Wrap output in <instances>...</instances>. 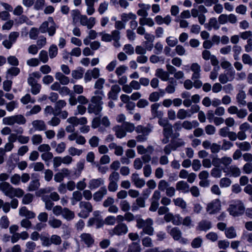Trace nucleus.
I'll return each mask as SVG.
<instances>
[{"label":"nucleus","instance_id":"nucleus-25","mask_svg":"<svg viewBox=\"0 0 252 252\" xmlns=\"http://www.w3.org/2000/svg\"><path fill=\"white\" fill-rule=\"evenodd\" d=\"M41 77L40 73L38 71L33 72L29 75L28 78V84L33 85L34 84H37V80Z\"/></svg>","mask_w":252,"mask_h":252},{"label":"nucleus","instance_id":"nucleus-20","mask_svg":"<svg viewBox=\"0 0 252 252\" xmlns=\"http://www.w3.org/2000/svg\"><path fill=\"white\" fill-rule=\"evenodd\" d=\"M102 109V105L100 104L91 103L88 107V112L90 114H94L95 115H98Z\"/></svg>","mask_w":252,"mask_h":252},{"label":"nucleus","instance_id":"nucleus-47","mask_svg":"<svg viewBox=\"0 0 252 252\" xmlns=\"http://www.w3.org/2000/svg\"><path fill=\"white\" fill-rule=\"evenodd\" d=\"M177 117L179 119L183 120L187 117H190V115L189 114L188 110H185L184 109H180L178 110L177 112Z\"/></svg>","mask_w":252,"mask_h":252},{"label":"nucleus","instance_id":"nucleus-38","mask_svg":"<svg viewBox=\"0 0 252 252\" xmlns=\"http://www.w3.org/2000/svg\"><path fill=\"white\" fill-rule=\"evenodd\" d=\"M211 227V223L207 220H203L199 222L197 229L200 230L207 231Z\"/></svg>","mask_w":252,"mask_h":252},{"label":"nucleus","instance_id":"nucleus-56","mask_svg":"<svg viewBox=\"0 0 252 252\" xmlns=\"http://www.w3.org/2000/svg\"><path fill=\"white\" fill-rule=\"evenodd\" d=\"M142 244L145 247L151 248L153 246V241L149 236H145L141 239Z\"/></svg>","mask_w":252,"mask_h":252},{"label":"nucleus","instance_id":"nucleus-34","mask_svg":"<svg viewBox=\"0 0 252 252\" xmlns=\"http://www.w3.org/2000/svg\"><path fill=\"white\" fill-rule=\"evenodd\" d=\"M113 129L115 132L116 137L118 138H122L126 135V131L122 125L121 126H117Z\"/></svg>","mask_w":252,"mask_h":252},{"label":"nucleus","instance_id":"nucleus-60","mask_svg":"<svg viewBox=\"0 0 252 252\" xmlns=\"http://www.w3.org/2000/svg\"><path fill=\"white\" fill-rule=\"evenodd\" d=\"M48 223L52 227L56 228L60 227L62 225V222L60 220L53 219L49 220Z\"/></svg>","mask_w":252,"mask_h":252},{"label":"nucleus","instance_id":"nucleus-11","mask_svg":"<svg viewBox=\"0 0 252 252\" xmlns=\"http://www.w3.org/2000/svg\"><path fill=\"white\" fill-rule=\"evenodd\" d=\"M66 122L74 127L77 126L79 125H86L88 123L87 119L86 117H83L80 118H78L75 116H72L68 118L67 119Z\"/></svg>","mask_w":252,"mask_h":252},{"label":"nucleus","instance_id":"nucleus-32","mask_svg":"<svg viewBox=\"0 0 252 252\" xmlns=\"http://www.w3.org/2000/svg\"><path fill=\"white\" fill-rule=\"evenodd\" d=\"M111 36L112 37V40L114 41V46L116 47H120V32L118 30H114L111 32Z\"/></svg>","mask_w":252,"mask_h":252},{"label":"nucleus","instance_id":"nucleus-9","mask_svg":"<svg viewBox=\"0 0 252 252\" xmlns=\"http://www.w3.org/2000/svg\"><path fill=\"white\" fill-rule=\"evenodd\" d=\"M220 200L215 199L208 204L206 210L210 214H214L220 211Z\"/></svg>","mask_w":252,"mask_h":252},{"label":"nucleus","instance_id":"nucleus-46","mask_svg":"<svg viewBox=\"0 0 252 252\" xmlns=\"http://www.w3.org/2000/svg\"><path fill=\"white\" fill-rule=\"evenodd\" d=\"M40 182L38 180H32L29 183L28 190L30 191L36 190L40 187Z\"/></svg>","mask_w":252,"mask_h":252},{"label":"nucleus","instance_id":"nucleus-43","mask_svg":"<svg viewBox=\"0 0 252 252\" xmlns=\"http://www.w3.org/2000/svg\"><path fill=\"white\" fill-rule=\"evenodd\" d=\"M135 131L137 133H141L147 136L151 132V129L148 127H145L140 125L135 128Z\"/></svg>","mask_w":252,"mask_h":252},{"label":"nucleus","instance_id":"nucleus-29","mask_svg":"<svg viewBox=\"0 0 252 252\" xmlns=\"http://www.w3.org/2000/svg\"><path fill=\"white\" fill-rule=\"evenodd\" d=\"M70 15L72 19V24L75 25L79 21H80L81 16L80 11L78 9H73L70 11Z\"/></svg>","mask_w":252,"mask_h":252},{"label":"nucleus","instance_id":"nucleus-48","mask_svg":"<svg viewBox=\"0 0 252 252\" xmlns=\"http://www.w3.org/2000/svg\"><path fill=\"white\" fill-rule=\"evenodd\" d=\"M236 145L241 150L243 151H248L251 148L250 143L247 141L243 142H236Z\"/></svg>","mask_w":252,"mask_h":252},{"label":"nucleus","instance_id":"nucleus-45","mask_svg":"<svg viewBox=\"0 0 252 252\" xmlns=\"http://www.w3.org/2000/svg\"><path fill=\"white\" fill-rule=\"evenodd\" d=\"M170 144L176 151L178 148L184 146L185 142L182 139H171Z\"/></svg>","mask_w":252,"mask_h":252},{"label":"nucleus","instance_id":"nucleus-24","mask_svg":"<svg viewBox=\"0 0 252 252\" xmlns=\"http://www.w3.org/2000/svg\"><path fill=\"white\" fill-rule=\"evenodd\" d=\"M246 98V94L244 91H240L236 95V100L238 105L239 106H244L247 104L245 100Z\"/></svg>","mask_w":252,"mask_h":252},{"label":"nucleus","instance_id":"nucleus-27","mask_svg":"<svg viewBox=\"0 0 252 252\" xmlns=\"http://www.w3.org/2000/svg\"><path fill=\"white\" fill-rule=\"evenodd\" d=\"M20 215L25 216L29 219H33L35 217V214L28 210L26 207H22L19 211Z\"/></svg>","mask_w":252,"mask_h":252},{"label":"nucleus","instance_id":"nucleus-64","mask_svg":"<svg viewBox=\"0 0 252 252\" xmlns=\"http://www.w3.org/2000/svg\"><path fill=\"white\" fill-rule=\"evenodd\" d=\"M140 245L137 243H132L129 246L127 252H140Z\"/></svg>","mask_w":252,"mask_h":252},{"label":"nucleus","instance_id":"nucleus-28","mask_svg":"<svg viewBox=\"0 0 252 252\" xmlns=\"http://www.w3.org/2000/svg\"><path fill=\"white\" fill-rule=\"evenodd\" d=\"M152 220H153L151 218H148L146 220H144L143 219L141 218L140 217H139L138 218L136 219V227L138 229H143V228L147 226L148 224Z\"/></svg>","mask_w":252,"mask_h":252},{"label":"nucleus","instance_id":"nucleus-6","mask_svg":"<svg viewBox=\"0 0 252 252\" xmlns=\"http://www.w3.org/2000/svg\"><path fill=\"white\" fill-rule=\"evenodd\" d=\"M235 75V71L234 69L227 70L224 73L220 75L219 77V81L224 84L228 81H232Z\"/></svg>","mask_w":252,"mask_h":252},{"label":"nucleus","instance_id":"nucleus-61","mask_svg":"<svg viewBox=\"0 0 252 252\" xmlns=\"http://www.w3.org/2000/svg\"><path fill=\"white\" fill-rule=\"evenodd\" d=\"M222 168L220 169L219 167L213 168L211 171V175L212 177L216 178H220L222 175Z\"/></svg>","mask_w":252,"mask_h":252},{"label":"nucleus","instance_id":"nucleus-3","mask_svg":"<svg viewBox=\"0 0 252 252\" xmlns=\"http://www.w3.org/2000/svg\"><path fill=\"white\" fill-rule=\"evenodd\" d=\"M12 11L14 15L19 16V17L14 19V21L16 24L21 25L23 23H27L29 21L28 17L23 14L24 9L21 5H17L13 9Z\"/></svg>","mask_w":252,"mask_h":252},{"label":"nucleus","instance_id":"nucleus-36","mask_svg":"<svg viewBox=\"0 0 252 252\" xmlns=\"http://www.w3.org/2000/svg\"><path fill=\"white\" fill-rule=\"evenodd\" d=\"M121 20L125 23H126L129 20H132L133 19H136V15L132 13L129 12L128 13H123L121 15Z\"/></svg>","mask_w":252,"mask_h":252},{"label":"nucleus","instance_id":"nucleus-31","mask_svg":"<svg viewBox=\"0 0 252 252\" xmlns=\"http://www.w3.org/2000/svg\"><path fill=\"white\" fill-rule=\"evenodd\" d=\"M20 72V68L13 66L9 68L6 72V77L7 78H11L14 76L18 75Z\"/></svg>","mask_w":252,"mask_h":252},{"label":"nucleus","instance_id":"nucleus-37","mask_svg":"<svg viewBox=\"0 0 252 252\" xmlns=\"http://www.w3.org/2000/svg\"><path fill=\"white\" fill-rule=\"evenodd\" d=\"M169 233L176 241L179 240L181 238L182 233L180 229L178 227L172 228Z\"/></svg>","mask_w":252,"mask_h":252},{"label":"nucleus","instance_id":"nucleus-19","mask_svg":"<svg viewBox=\"0 0 252 252\" xmlns=\"http://www.w3.org/2000/svg\"><path fill=\"white\" fill-rule=\"evenodd\" d=\"M176 189L184 193H187L189 191V186L185 181H180L176 184Z\"/></svg>","mask_w":252,"mask_h":252},{"label":"nucleus","instance_id":"nucleus-63","mask_svg":"<svg viewBox=\"0 0 252 252\" xmlns=\"http://www.w3.org/2000/svg\"><path fill=\"white\" fill-rule=\"evenodd\" d=\"M36 244L32 241H28L26 244V249L25 252H33L36 248Z\"/></svg>","mask_w":252,"mask_h":252},{"label":"nucleus","instance_id":"nucleus-14","mask_svg":"<svg viewBox=\"0 0 252 252\" xmlns=\"http://www.w3.org/2000/svg\"><path fill=\"white\" fill-rule=\"evenodd\" d=\"M132 183L137 188H142L145 185V181L143 178H140L137 173H133L131 177Z\"/></svg>","mask_w":252,"mask_h":252},{"label":"nucleus","instance_id":"nucleus-39","mask_svg":"<svg viewBox=\"0 0 252 252\" xmlns=\"http://www.w3.org/2000/svg\"><path fill=\"white\" fill-rule=\"evenodd\" d=\"M62 216L66 220H70L74 218L75 215L73 211L67 208H64Z\"/></svg>","mask_w":252,"mask_h":252},{"label":"nucleus","instance_id":"nucleus-53","mask_svg":"<svg viewBox=\"0 0 252 252\" xmlns=\"http://www.w3.org/2000/svg\"><path fill=\"white\" fill-rule=\"evenodd\" d=\"M84 73V69L82 68L78 70H74L72 71V76L75 79H81Z\"/></svg>","mask_w":252,"mask_h":252},{"label":"nucleus","instance_id":"nucleus-35","mask_svg":"<svg viewBox=\"0 0 252 252\" xmlns=\"http://www.w3.org/2000/svg\"><path fill=\"white\" fill-rule=\"evenodd\" d=\"M198 125L199 123L195 120L192 122L185 121L182 123L183 127L187 130H190L193 128L198 126Z\"/></svg>","mask_w":252,"mask_h":252},{"label":"nucleus","instance_id":"nucleus-42","mask_svg":"<svg viewBox=\"0 0 252 252\" xmlns=\"http://www.w3.org/2000/svg\"><path fill=\"white\" fill-rule=\"evenodd\" d=\"M173 201L175 206L181 208L184 210L187 208L186 202L181 197H178L177 198H174Z\"/></svg>","mask_w":252,"mask_h":252},{"label":"nucleus","instance_id":"nucleus-26","mask_svg":"<svg viewBox=\"0 0 252 252\" xmlns=\"http://www.w3.org/2000/svg\"><path fill=\"white\" fill-rule=\"evenodd\" d=\"M191 16L194 18L198 17V22L201 25H204L206 21V16L203 14H198V10L196 8L191 10Z\"/></svg>","mask_w":252,"mask_h":252},{"label":"nucleus","instance_id":"nucleus-2","mask_svg":"<svg viewBox=\"0 0 252 252\" xmlns=\"http://www.w3.org/2000/svg\"><path fill=\"white\" fill-rule=\"evenodd\" d=\"M245 211V207L243 202L239 199L232 200L229 206L228 211L230 215L234 217H238L243 215Z\"/></svg>","mask_w":252,"mask_h":252},{"label":"nucleus","instance_id":"nucleus-7","mask_svg":"<svg viewBox=\"0 0 252 252\" xmlns=\"http://www.w3.org/2000/svg\"><path fill=\"white\" fill-rule=\"evenodd\" d=\"M80 237L81 242L86 247L90 248L94 245V238L92 234L88 233H83L81 234Z\"/></svg>","mask_w":252,"mask_h":252},{"label":"nucleus","instance_id":"nucleus-22","mask_svg":"<svg viewBox=\"0 0 252 252\" xmlns=\"http://www.w3.org/2000/svg\"><path fill=\"white\" fill-rule=\"evenodd\" d=\"M98 0H85V4L87 6L86 13L88 15H92L94 13V3L97 2Z\"/></svg>","mask_w":252,"mask_h":252},{"label":"nucleus","instance_id":"nucleus-41","mask_svg":"<svg viewBox=\"0 0 252 252\" xmlns=\"http://www.w3.org/2000/svg\"><path fill=\"white\" fill-rule=\"evenodd\" d=\"M232 52L233 53L234 59L238 61L240 59L239 56L242 51V47L238 45H235L232 47Z\"/></svg>","mask_w":252,"mask_h":252},{"label":"nucleus","instance_id":"nucleus-62","mask_svg":"<svg viewBox=\"0 0 252 252\" xmlns=\"http://www.w3.org/2000/svg\"><path fill=\"white\" fill-rule=\"evenodd\" d=\"M31 140L33 145H37L42 142V137L40 134H34L32 136Z\"/></svg>","mask_w":252,"mask_h":252},{"label":"nucleus","instance_id":"nucleus-49","mask_svg":"<svg viewBox=\"0 0 252 252\" xmlns=\"http://www.w3.org/2000/svg\"><path fill=\"white\" fill-rule=\"evenodd\" d=\"M109 3L108 1H104L101 2L98 7L97 10L100 15L103 14L108 9Z\"/></svg>","mask_w":252,"mask_h":252},{"label":"nucleus","instance_id":"nucleus-33","mask_svg":"<svg viewBox=\"0 0 252 252\" xmlns=\"http://www.w3.org/2000/svg\"><path fill=\"white\" fill-rule=\"evenodd\" d=\"M155 75L163 81H166L169 79L168 73L161 68H158L156 70Z\"/></svg>","mask_w":252,"mask_h":252},{"label":"nucleus","instance_id":"nucleus-21","mask_svg":"<svg viewBox=\"0 0 252 252\" xmlns=\"http://www.w3.org/2000/svg\"><path fill=\"white\" fill-rule=\"evenodd\" d=\"M204 27L208 31H211L212 29L217 30L220 28V26L217 19L213 17L209 19L208 23L204 24Z\"/></svg>","mask_w":252,"mask_h":252},{"label":"nucleus","instance_id":"nucleus-52","mask_svg":"<svg viewBox=\"0 0 252 252\" xmlns=\"http://www.w3.org/2000/svg\"><path fill=\"white\" fill-rule=\"evenodd\" d=\"M42 200L45 202L46 209L51 210L54 206V203L49 199L48 195H43Z\"/></svg>","mask_w":252,"mask_h":252},{"label":"nucleus","instance_id":"nucleus-12","mask_svg":"<svg viewBox=\"0 0 252 252\" xmlns=\"http://www.w3.org/2000/svg\"><path fill=\"white\" fill-rule=\"evenodd\" d=\"M104 185V180L102 178L92 179L90 180L88 184V188L91 190L95 189L99 187H101Z\"/></svg>","mask_w":252,"mask_h":252},{"label":"nucleus","instance_id":"nucleus-44","mask_svg":"<svg viewBox=\"0 0 252 252\" xmlns=\"http://www.w3.org/2000/svg\"><path fill=\"white\" fill-rule=\"evenodd\" d=\"M40 240L43 246L49 247L51 246V237H49L48 234L41 235L40 237Z\"/></svg>","mask_w":252,"mask_h":252},{"label":"nucleus","instance_id":"nucleus-15","mask_svg":"<svg viewBox=\"0 0 252 252\" xmlns=\"http://www.w3.org/2000/svg\"><path fill=\"white\" fill-rule=\"evenodd\" d=\"M107 190L105 186L101 187L98 190L93 194V199L95 202H99L102 200L104 195L107 194Z\"/></svg>","mask_w":252,"mask_h":252},{"label":"nucleus","instance_id":"nucleus-16","mask_svg":"<svg viewBox=\"0 0 252 252\" xmlns=\"http://www.w3.org/2000/svg\"><path fill=\"white\" fill-rule=\"evenodd\" d=\"M68 139L70 141L75 140L76 143L79 145H84L86 142L85 137L77 133H73L68 135Z\"/></svg>","mask_w":252,"mask_h":252},{"label":"nucleus","instance_id":"nucleus-57","mask_svg":"<svg viewBox=\"0 0 252 252\" xmlns=\"http://www.w3.org/2000/svg\"><path fill=\"white\" fill-rule=\"evenodd\" d=\"M10 181L12 185L19 186L21 183V176L18 174H14L10 177Z\"/></svg>","mask_w":252,"mask_h":252},{"label":"nucleus","instance_id":"nucleus-51","mask_svg":"<svg viewBox=\"0 0 252 252\" xmlns=\"http://www.w3.org/2000/svg\"><path fill=\"white\" fill-rule=\"evenodd\" d=\"M49 56L51 59L55 58L58 55V49L56 45H51L48 50Z\"/></svg>","mask_w":252,"mask_h":252},{"label":"nucleus","instance_id":"nucleus-8","mask_svg":"<svg viewBox=\"0 0 252 252\" xmlns=\"http://www.w3.org/2000/svg\"><path fill=\"white\" fill-rule=\"evenodd\" d=\"M223 172L228 176L239 177L241 175V170L237 166L232 165L226 168H222Z\"/></svg>","mask_w":252,"mask_h":252},{"label":"nucleus","instance_id":"nucleus-58","mask_svg":"<svg viewBox=\"0 0 252 252\" xmlns=\"http://www.w3.org/2000/svg\"><path fill=\"white\" fill-rule=\"evenodd\" d=\"M225 234L226 237L229 239H232L236 236V231L233 227H230L226 229Z\"/></svg>","mask_w":252,"mask_h":252},{"label":"nucleus","instance_id":"nucleus-55","mask_svg":"<svg viewBox=\"0 0 252 252\" xmlns=\"http://www.w3.org/2000/svg\"><path fill=\"white\" fill-rule=\"evenodd\" d=\"M10 221L6 216H3L0 219V227L1 228L6 229L8 227Z\"/></svg>","mask_w":252,"mask_h":252},{"label":"nucleus","instance_id":"nucleus-10","mask_svg":"<svg viewBox=\"0 0 252 252\" xmlns=\"http://www.w3.org/2000/svg\"><path fill=\"white\" fill-rule=\"evenodd\" d=\"M96 20L94 17L88 18L86 15L81 16L80 21V24L83 26H86L88 29L91 30L95 24Z\"/></svg>","mask_w":252,"mask_h":252},{"label":"nucleus","instance_id":"nucleus-17","mask_svg":"<svg viewBox=\"0 0 252 252\" xmlns=\"http://www.w3.org/2000/svg\"><path fill=\"white\" fill-rule=\"evenodd\" d=\"M159 104L155 103L152 104L151 106V114L153 118H160L163 117V113L161 111L158 110Z\"/></svg>","mask_w":252,"mask_h":252},{"label":"nucleus","instance_id":"nucleus-13","mask_svg":"<svg viewBox=\"0 0 252 252\" xmlns=\"http://www.w3.org/2000/svg\"><path fill=\"white\" fill-rule=\"evenodd\" d=\"M104 223V221L101 217H93L89 219L87 226L88 227L95 226V228L98 229L102 227Z\"/></svg>","mask_w":252,"mask_h":252},{"label":"nucleus","instance_id":"nucleus-1","mask_svg":"<svg viewBox=\"0 0 252 252\" xmlns=\"http://www.w3.org/2000/svg\"><path fill=\"white\" fill-rule=\"evenodd\" d=\"M0 189L6 196L10 198L14 197L20 198L24 195V191L20 188H14L8 182L0 184Z\"/></svg>","mask_w":252,"mask_h":252},{"label":"nucleus","instance_id":"nucleus-40","mask_svg":"<svg viewBox=\"0 0 252 252\" xmlns=\"http://www.w3.org/2000/svg\"><path fill=\"white\" fill-rule=\"evenodd\" d=\"M66 105V103L64 100H59L57 101L55 105V116H59V112L62 110V109L65 107Z\"/></svg>","mask_w":252,"mask_h":252},{"label":"nucleus","instance_id":"nucleus-23","mask_svg":"<svg viewBox=\"0 0 252 252\" xmlns=\"http://www.w3.org/2000/svg\"><path fill=\"white\" fill-rule=\"evenodd\" d=\"M32 126L34 131H43L46 129V126L45 122L40 120H36L32 121Z\"/></svg>","mask_w":252,"mask_h":252},{"label":"nucleus","instance_id":"nucleus-50","mask_svg":"<svg viewBox=\"0 0 252 252\" xmlns=\"http://www.w3.org/2000/svg\"><path fill=\"white\" fill-rule=\"evenodd\" d=\"M232 183L231 180L227 177H223L220 179L219 185L221 188H226L229 187Z\"/></svg>","mask_w":252,"mask_h":252},{"label":"nucleus","instance_id":"nucleus-18","mask_svg":"<svg viewBox=\"0 0 252 252\" xmlns=\"http://www.w3.org/2000/svg\"><path fill=\"white\" fill-rule=\"evenodd\" d=\"M121 91V88L118 85H114L111 87L110 91L108 93L109 99L112 100H117L118 94Z\"/></svg>","mask_w":252,"mask_h":252},{"label":"nucleus","instance_id":"nucleus-5","mask_svg":"<svg viewBox=\"0 0 252 252\" xmlns=\"http://www.w3.org/2000/svg\"><path fill=\"white\" fill-rule=\"evenodd\" d=\"M128 231V227L126 224L120 223L116 225L114 228L109 230V234L111 236L114 235H123L126 234Z\"/></svg>","mask_w":252,"mask_h":252},{"label":"nucleus","instance_id":"nucleus-30","mask_svg":"<svg viewBox=\"0 0 252 252\" xmlns=\"http://www.w3.org/2000/svg\"><path fill=\"white\" fill-rule=\"evenodd\" d=\"M154 224L153 220H152L147 226L143 228L142 231L140 232V234L141 235H143L144 234L148 235L149 236H152L154 235V228L153 227Z\"/></svg>","mask_w":252,"mask_h":252},{"label":"nucleus","instance_id":"nucleus-4","mask_svg":"<svg viewBox=\"0 0 252 252\" xmlns=\"http://www.w3.org/2000/svg\"><path fill=\"white\" fill-rule=\"evenodd\" d=\"M79 207L81 209L78 216L82 218H87L89 214L93 211V207L89 202L81 201L79 203Z\"/></svg>","mask_w":252,"mask_h":252},{"label":"nucleus","instance_id":"nucleus-59","mask_svg":"<svg viewBox=\"0 0 252 252\" xmlns=\"http://www.w3.org/2000/svg\"><path fill=\"white\" fill-rule=\"evenodd\" d=\"M122 126L125 131L128 132H132L135 128L133 124L127 122H124Z\"/></svg>","mask_w":252,"mask_h":252},{"label":"nucleus","instance_id":"nucleus-54","mask_svg":"<svg viewBox=\"0 0 252 252\" xmlns=\"http://www.w3.org/2000/svg\"><path fill=\"white\" fill-rule=\"evenodd\" d=\"M39 61L45 63H46L49 60L47 52L45 50H41L38 55Z\"/></svg>","mask_w":252,"mask_h":252}]
</instances>
